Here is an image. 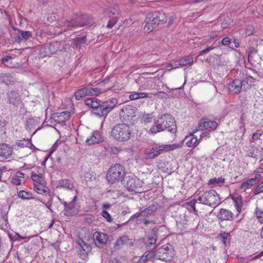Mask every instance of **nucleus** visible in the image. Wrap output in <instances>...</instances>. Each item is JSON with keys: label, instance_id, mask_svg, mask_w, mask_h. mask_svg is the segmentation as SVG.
Segmentation results:
<instances>
[{"label": "nucleus", "instance_id": "nucleus-1", "mask_svg": "<svg viewBox=\"0 0 263 263\" xmlns=\"http://www.w3.org/2000/svg\"><path fill=\"white\" fill-rule=\"evenodd\" d=\"M166 129L172 133H176L177 130L174 118L169 114L159 115L154 119V124L149 132L154 134Z\"/></svg>", "mask_w": 263, "mask_h": 263}, {"label": "nucleus", "instance_id": "nucleus-2", "mask_svg": "<svg viewBox=\"0 0 263 263\" xmlns=\"http://www.w3.org/2000/svg\"><path fill=\"white\" fill-rule=\"evenodd\" d=\"M145 21L146 23L144 27V32L151 33L158 25L166 23L167 16L164 12L155 11L147 14Z\"/></svg>", "mask_w": 263, "mask_h": 263}, {"label": "nucleus", "instance_id": "nucleus-3", "mask_svg": "<svg viewBox=\"0 0 263 263\" xmlns=\"http://www.w3.org/2000/svg\"><path fill=\"white\" fill-rule=\"evenodd\" d=\"M95 24L93 18L87 14H81L80 15H75L70 21H67L65 25L67 26L69 30L72 28H77L86 26L90 27Z\"/></svg>", "mask_w": 263, "mask_h": 263}, {"label": "nucleus", "instance_id": "nucleus-4", "mask_svg": "<svg viewBox=\"0 0 263 263\" xmlns=\"http://www.w3.org/2000/svg\"><path fill=\"white\" fill-rule=\"evenodd\" d=\"M131 134V127L125 123L117 124L111 130L112 137L118 142L127 141L129 139Z\"/></svg>", "mask_w": 263, "mask_h": 263}, {"label": "nucleus", "instance_id": "nucleus-5", "mask_svg": "<svg viewBox=\"0 0 263 263\" xmlns=\"http://www.w3.org/2000/svg\"><path fill=\"white\" fill-rule=\"evenodd\" d=\"M199 203L215 208L221 202L219 194L213 190L204 192L198 198Z\"/></svg>", "mask_w": 263, "mask_h": 263}, {"label": "nucleus", "instance_id": "nucleus-6", "mask_svg": "<svg viewBox=\"0 0 263 263\" xmlns=\"http://www.w3.org/2000/svg\"><path fill=\"white\" fill-rule=\"evenodd\" d=\"M123 185L129 191L136 193L142 192L143 182L134 175L126 176L122 180Z\"/></svg>", "mask_w": 263, "mask_h": 263}, {"label": "nucleus", "instance_id": "nucleus-7", "mask_svg": "<svg viewBox=\"0 0 263 263\" xmlns=\"http://www.w3.org/2000/svg\"><path fill=\"white\" fill-rule=\"evenodd\" d=\"M124 167L118 163L111 165L106 174V180L110 183H115L119 181L123 177H125Z\"/></svg>", "mask_w": 263, "mask_h": 263}, {"label": "nucleus", "instance_id": "nucleus-8", "mask_svg": "<svg viewBox=\"0 0 263 263\" xmlns=\"http://www.w3.org/2000/svg\"><path fill=\"white\" fill-rule=\"evenodd\" d=\"M174 254L172 246L167 243L156 250L155 252V258L165 262H169L172 260Z\"/></svg>", "mask_w": 263, "mask_h": 263}, {"label": "nucleus", "instance_id": "nucleus-9", "mask_svg": "<svg viewBox=\"0 0 263 263\" xmlns=\"http://www.w3.org/2000/svg\"><path fill=\"white\" fill-rule=\"evenodd\" d=\"M137 109L132 105H125L123 107L120 116L127 123L133 124L136 120Z\"/></svg>", "mask_w": 263, "mask_h": 263}, {"label": "nucleus", "instance_id": "nucleus-10", "mask_svg": "<svg viewBox=\"0 0 263 263\" xmlns=\"http://www.w3.org/2000/svg\"><path fill=\"white\" fill-rule=\"evenodd\" d=\"M104 15L109 18L106 27L110 29L116 24L120 16L119 10L117 8L109 7L104 12Z\"/></svg>", "mask_w": 263, "mask_h": 263}, {"label": "nucleus", "instance_id": "nucleus-11", "mask_svg": "<svg viewBox=\"0 0 263 263\" xmlns=\"http://www.w3.org/2000/svg\"><path fill=\"white\" fill-rule=\"evenodd\" d=\"M101 92L99 88L87 86L76 91L74 96L77 100H81L88 96H98Z\"/></svg>", "mask_w": 263, "mask_h": 263}, {"label": "nucleus", "instance_id": "nucleus-12", "mask_svg": "<svg viewBox=\"0 0 263 263\" xmlns=\"http://www.w3.org/2000/svg\"><path fill=\"white\" fill-rule=\"evenodd\" d=\"M161 154L160 143H154L145 148L144 158L145 159H153L158 157Z\"/></svg>", "mask_w": 263, "mask_h": 263}, {"label": "nucleus", "instance_id": "nucleus-13", "mask_svg": "<svg viewBox=\"0 0 263 263\" xmlns=\"http://www.w3.org/2000/svg\"><path fill=\"white\" fill-rule=\"evenodd\" d=\"M7 97L8 101L10 104L17 107L19 105H23L20 95L18 91L15 90H11L7 93Z\"/></svg>", "mask_w": 263, "mask_h": 263}, {"label": "nucleus", "instance_id": "nucleus-14", "mask_svg": "<svg viewBox=\"0 0 263 263\" xmlns=\"http://www.w3.org/2000/svg\"><path fill=\"white\" fill-rule=\"evenodd\" d=\"M2 64L8 68H14L19 65V62L15 59L14 55H7L2 58Z\"/></svg>", "mask_w": 263, "mask_h": 263}, {"label": "nucleus", "instance_id": "nucleus-15", "mask_svg": "<svg viewBox=\"0 0 263 263\" xmlns=\"http://www.w3.org/2000/svg\"><path fill=\"white\" fill-rule=\"evenodd\" d=\"M157 210V206L155 204H152L149 206L146 209L141 211L140 213H137L133 215L130 219L138 218L141 216L147 217L153 214Z\"/></svg>", "mask_w": 263, "mask_h": 263}, {"label": "nucleus", "instance_id": "nucleus-16", "mask_svg": "<svg viewBox=\"0 0 263 263\" xmlns=\"http://www.w3.org/2000/svg\"><path fill=\"white\" fill-rule=\"evenodd\" d=\"M241 81L237 79L233 80L228 85L229 91L233 93L238 94L242 90Z\"/></svg>", "mask_w": 263, "mask_h": 263}, {"label": "nucleus", "instance_id": "nucleus-17", "mask_svg": "<svg viewBox=\"0 0 263 263\" xmlns=\"http://www.w3.org/2000/svg\"><path fill=\"white\" fill-rule=\"evenodd\" d=\"M204 133L203 132H201L200 133V138L198 139L197 135H195L194 134H192L185 137L186 143L187 146L192 147L197 146L201 138L203 137L202 135H204Z\"/></svg>", "mask_w": 263, "mask_h": 263}, {"label": "nucleus", "instance_id": "nucleus-18", "mask_svg": "<svg viewBox=\"0 0 263 263\" xmlns=\"http://www.w3.org/2000/svg\"><path fill=\"white\" fill-rule=\"evenodd\" d=\"M13 148L6 144H0V158L6 159L12 154Z\"/></svg>", "mask_w": 263, "mask_h": 263}, {"label": "nucleus", "instance_id": "nucleus-19", "mask_svg": "<svg viewBox=\"0 0 263 263\" xmlns=\"http://www.w3.org/2000/svg\"><path fill=\"white\" fill-rule=\"evenodd\" d=\"M218 124L216 122L213 121H204L200 123L198 125L199 130H215L217 127Z\"/></svg>", "mask_w": 263, "mask_h": 263}, {"label": "nucleus", "instance_id": "nucleus-20", "mask_svg": "<svg viewBox=\"0 0 263 263\" xmlns=\"http://www.w3.org/2000/svg\"><path fill=\"white\" fill-rule=\"evenodd\" d=\"M93 237L95 244L99 247L105 244L108 239L107 235L106 234L98 232H96L93 234Z\"/></svg>", "mask_w": 263, "mask_h": 263}, {"label": "nucleus", "instance_id": "nucleus-21", "mask_svg": "<svg viewBox=\"0 0 263 263\" xmlns=\"http://www.w3.org/2000/svg\"><path fill=\"white\" fill-rule=\"evenodd\" d=\"M103 139L100 133L98 131H94L92 135L88 137L86 140V142L88 145H92L98 143L102 141Z\"/></svg>", "mask_w": 263, "mask_h": 263}, {"label": "nucleus", "instance_id": "nucleus-22", "mask_svg": "<svg viewBox=\"0 0 263 263\" xmlns=\"http://www.w3.org/2000/svg\"><path fill=\"white\" fill-rule=\"evenodd\" d=\"M183 143L182 142L174 143L173 144H160L161 153L163 152H168L182 147Z\"/></svg>", "mask_w": 263, "mask_h": 263}, {"label": "nucleus", "instance_id": "nucleus-23", "mask_svg": "<svg viewBox=\"0 0 263 263\" xmlns=\"http://www.w3.org/2000/svg\"><path fill=\"white\" fill-rule=\"evenodd\" d=\"M25 174L21 172H17L11 178V182L14 185H19L25 181Z\"/></svg>", "mask_w": 263, "mask_h": 263}, {"label": "nucleus", "instance_id": "nucleus-24", "mask_svg": "<svg viewBox=\"0 0 263 263\" xmlns=\"http://www.w3.org/2000/svg\"><path fill=\"white\" fill-rule=\"evenodd\" d=\"M157 239V234L156 231L154 229L151 233L147 236V240L145 242L147 247L151 248L156 247V241Z\"/></svg>", "mask_w": 263, "mask_h": 263}, {"label": "nucleus", "instance_id": "nucleus-25", "mask_svg": "<svg viewBox=\"0 0 263 263\" xmlns=\"http://www.w3.org/2000/svg\"><path fill=\"white\" fill-rule=\"evenodd\" d=\"M233 213L226 209H221L218 213L217 217L221 220H231L233 219Z\"/></svg>", "mask_w": 263, "mask_h": 263}, {"label": "nucleus", "instance_id": "nucleus-26", "mask_svg": "<svg viewBox=\"0 0 263 263\" xmlns=\"http://www.w3.org/2000/svg\"><path fill=\"white\" fill-rule=\"evenodd\" d=\"M75 182L72 180L62 179L59 181L58 185L60 187L66 188L72 191L74 188Z\"/></svg>", "mask_w": 263, "mask_h": 263}, {"label": "nucleus", "instance_id": "nucleus-27", "mask_svg": "<svg viewBox=\"0 0 263 263\" xmlns=\"http://www.w3.org/2000/svg\"><path fill=\"white\" fill-rule=\"evenodd\" d=\"M118 103V100L116 99L111 98L104 102L102 105L103 107L105 108L107 112L108 113L115 107Z\"/></svg>", "mask_w": 263, "mask_h": 263}, {"label": "nucleus", "instance_id": "nucleus-28", "mask_svg": "<svg viewBox=\"0 0 263 263\" xmlns=\"http://www.w3.org/2000/svg\"><path fill=\"white\" fill-rule=\"evenodd\" d=\"M232 199L238 214H239L241 212L242 207V197L239 195H235L232 197Z\"/></svg>", "mask_w": 263, "mask_h": 263}, {"label": "nucleus", "instance_id": "nucleus-29", "mask_svg": "<svg viewBox=\"0 0 263 263\" xmlns=\"http://www.w3.org/2000/svg\"><path fill=\"white\" fill-rule=\"evenodd\" d=\"M14 81V77L9 73H1L0 74V81L7 85L11 84Z\"/></svg>", "mask_w": 263, "mask_h": 263}, {"label": "nucleus", "instance_id": "nucleus-30", "mask_svg": "<svg viewBox=\"0 0 263 263\" xmlns=\"http://www.w3.org/2000/svg\"><path fill=\"white\" fill-rule=\"evenodd\" d=\"M34 190L40 194H48V189L45 185V181L34 185Z\"/></svg>", "mask_w": 263, "mask_h": 263}, {"label": "nucleus", "instance_id": "nucleus-31", "mask_svg": "<svg viewBox=\"0 0 263 263\" xmlns=\"http://www.w3.org/2000/svg\"><path fill=\"white\" fill-rule=\"evenodd\" d=\"M226 182V179L222 177L213 178L209 180L208 184L213 186H221L222 184Z\"/></svg>", "mask_w": 263, "mask_h": 263}, {"label": "nucleus", "instance_id": "nucleus-32", "mask_svg": "<svg viewBox=\"0 0 263 263\" xmlns=\"http://www.w3.org/2000/svg\"><path fill=\"white\" fill-rule=\"evenodd\" d=\"M197 201L198 199H192L185 203L186 208L190 211V212H193L196 215H198V211L195 207V204Z\"/></svg>", "mask_w": 263, "mask_h": 263}, {"label": "nucleus", "instance_id": "nucleus-33", "mask_svg": "<svg viewBox=\"0 0 263 263\" xmlns=\"http://www.w3.org/2000/svg\"><path fill=\"white\" fill-rule=\"evenodd\" d=\"M68 211H65L64 214L67 216H73L77 214L78 209L76 208V203L73 202H69L68 207Z\"/></svg>", "mask_w": 263, "mask_h": 263}, {"label": "nucleus", "instance_id": "nucleus-34", "mask_svg": "<svg viewBox=\"0 0 263 263\" xmlns=\"http://www.w3.org/2000/svg\"><path fill=\"white\" fill-rule=\"evenodd\" d=\"M70 113L68 111H63L60 114L56 120L59 123L64 124L65 121L68 120L70 118Z\"/></svg>", "mask_w": 263, "mask_h": 263}, {"label": "nucleus", "instance_id": "nucleus-35", "mask_svg": "<svg viewBox=\"0 0 263 263\" xmlns=\"http://www.w3.org/2000/svg\"><path fill=\"white\" fill-rule=\"evenodd\" d=\"M92 112H93L94 114L96 115L99 117L106 116L108 114V112H107L105 108L103 107L102 104L100 105L98 107H97L95 109H93Z\"/></svg>", "mask_w": 263, "mask_h": 263}, {"label": "nucleus", "instance_id": "nucleus-36", "mask_svg": "<svg viewBox=\"0 0 263 263\" xmlns=\"http://www.w3.org/2000/svg\"><path fill=\"white\" fill-rule=\"evenodd\" d=\"M194 62L193 58L191 57H184L179 60L178 65L179 66H191L193 65Z\"/></svg>", "mask_w": 263, "mask_h": 263}, {"label": "nucleus", "instance_id": "nucleus-37", "mask_svg": "<svg viewBox=\"0 0 263 263\" xmlns=\"http://www.w3.org/2000/svg\"><path fill=\"white\" fill-rule=\"evenodd\" d=\"M86 105L90 106L93 109L98 107L100 104L99 100L96 98H89L85 100Z\"/></svg>", "mask_w": 263, "mask_h": 263}, {"label": "nucleus", "instance_id": "nucleus-38", "mask_svg": "<svg viewBox=\"0 0 263 263\" xmlns=\"http://www.w3.org/2000/svg\"><path fill=\"white\" fill-rule=\"evenodd\" d=\"M18 197L23 200H29L33 198V195L31 192L24 190L20 191L18 193Z\"/></svg>", "mask_w": 263, "mask_h": 263}, {"label": "nucleus", "instance_id": "nucleus-39", "mask_svg": "<svg viewBox=\"0 0 263 263\" xmlns=\"http://www.w3.org/2000/svg\"><path fill=\"white\" fill-rule=\"evenodd\" d=\"M7 24L6 25L7 27L6 28L7 30H3V31L4 32L3 33H5V32H11L13 31H16V30H18V33H31V31H22L21 30H18V29L16 28L13 25H11L10 21H8L7 22Z\"/></svg>", "mask_w": 263, "mask_h": 263}, {"label": "nucleus", "instance_id": "nucleus-40", "mask_svg": "<svg viewBox=\"0 0 263 263\" xmlns=\"http://www.w3.org/2000/svg\"><path fill=\"white\" fill-rule=\"evenodd\" d=\"M220 239L225 246H229L230 244L231 235L229 233L222 232L220 235Z\"/></svg>", "mask_w": 263, "mask_h": 263}, {"label": "nucleus", "instance_id": "nucleus-41", "mask_svg": "<svg viewBox=\"0 0 263 263\" xmlns=\"http://www.w3.org/2000/svg\"><path fill=\"white\" fill-rule=\"evenodd\" d=\"M31 178L33 181L34 185L36 184L44 182L43 176L41 174H37L32 172L31 173Z\"/></svg>", "mask_w": 263, "mask_h": 263}, {"label": "nucleus", "instance_id": "nucleus-42", "mask_svg": "<svg viewBox=\"0 0 263 263\" xmlns=\"http://www.w3.org/2000/svg\"><path fill=\"white\" fill-rule=\"evenodd\" d=\"M255 183H254V181L250 179L245 181H244L240 186V189L245 191L247 189L250 188L251 186H253Z\"/></svg>", "mask_w": 263, "mask_h": 263}, {"label": "nucleus", "instance_id": "nucleus-43", "mask_svg": "<svg viewBox=\"0 0 263 263\" xmlns=\"http://www.w3.org/2000/svg\"><path fill=\"white\" fill-rule=\"evenodd\" d=\"M255 213L258 221L263 224V208L256 207Z\"/></svg>", "mask_w": 263, "mask_h": 263}, {"label": "nucleus", "instance_id": "nucleus-44", "mask_svg": "<svg viewBox=\"0 0 263 263\" xmlns=\"http://www.w3.org/2000/svg\"><path fill=\"white\" fill-rule=\"evenodd\" d=\"M86 42V36L85 35H83L81 37H77L73 42V45H76V46H81V45L83 43H85Z\"/></svg>", "mask_w": 263, "mask_h": 263}, {"label": "nucleus", "instance_id": "nucleus-45", "mask_svg": "<svg viewBox=\"0 0 263 263\" xmlns=\"http://www.w3.org/2000/svg\"><path fill=\"white\" fill-rule=\"evenodd\" d=\"M17 37L15 38V41L18 43H21L22 41H25L30 37H31V34H17Z\"/></svg>", "mask_w": 263, "mask_h": 263}, {"label": "nucleus", "instance_id": "nucleus-46", "mask_svg": "<svg viewBox=\"0 0 263 263\" xmlns=\"http://www.w3.org/2000/svg\"><path fill=\"white\" fill-rule=\"evenodd\" d=\"M255 79L251 76H248L244 78L242 81H241L242 85H245V84H247L249 86H251L253 85V83L254 82Z\"/></svg>", "mask_w": 263, "mask_h": 263}, {"label": "nucleus", "instance_id": "nucleus-47", "mask_svg": "<svg viewBox=\"0 0 263 263\" xmlns=\"http://www.w3.org/2000/svg\"><path fill=\"white\" fill-rule=\"evenodd\" d=\"M54 47V44H50L47 48L48 51H46L44 54L43 53V56H50V54H53L57 51V48L52 49ZM44 49H47L46 47Z\"/></svg>", "mask_w": 263, "mask_h": 263}, {"label": "nucleus", "instance_id": "nucleus-48", "mask_svg": "<svg viewBox=\"0 0 263 263\" xmlns=\"http://www.w3.org/2000/svg\"><path fill=\"white\" fill-rule=\"evenodd\" d=\"M153 257H155V252H151L148 253L146 256H142L139 260V263H143L145 261H148L150 260Z\"/></svg>", "mask_w": 263, "mask_h": 263}, {"label": "nucleus", "instance_id": "nucleus-49", "mask_svg": "<svg viewBox=\"0 0 263 263\" xmlns=\"http://www.w3.org/2000/svg\"><path fill=\"white\" fill-rule=\"evenodd\" d=\"M57 15L55 13L48 14L46 17V21L45 23L49 24L50 23H52L57 19Z\"/></svg>", "mask_w": 263, "mask_h": 263}, {"label": "nucleus", "instance_id": "nucleus-50", "mask_svg": "<svg viewBox=\"0 0 263 263\" xmlns=\"http://www.w3.org/2000/svg\"><path fill=\"white\" fill-rule=\"evenodd\" d=\"M154 118V116L152 114H146L143 115L142 117V121L145 123H148L151 122Z\"/></svg>", "mask_w": 263, "mask_h": 263}, {"label": "nucleus", "instance_id": "nucleus-51", "mask_svg": "<svg viewBox=\"0 0 263 263\" xmlns=\"http://www.w3.org/2000/svg\"><path fill=\"white\" fill-rule=\"evenodd\" d=\"M30 144V141L28 140L24 139L17 142V145L22 147H27Z\"/></svg>", "mask_w": 263, "mask_h": 263}, {"label": "nucleus", "instance_id": "nucleus-52", "mask_svg": "<svg viewBox=\"0 0 263 263\" xmlns=\"http://www.w3.org/2000/svg\"><path fill=\"white\" fill-rule=\"evenodd\" d=\"M262 192H263V181L255 188L254 194L257 195Z\"/></svg>", "mask_w": 263, "mask_h": 263}, {"label": "nucleus", "instance_id": "nucleus-53", "mask_svg": "<svg viewBox=\"0 0 263 263\" xmlns=\"http://www.w3.org/2000/svg\"><path fill=\"white\" fill-rule=\"evenodd\" d=\"M101 215L105 218L107 221L111 222L112 220L110 215L109 214L108 212L106 211L105 210H103L101 213Z\"/></svg>", "mask_w": 263, "mask_h": 263}, {"label": "nucleus", "instance_id": "nucleus-54", "mask_svg": "<svg viewBox=\"0 0 263 263\" xmlns=\"http://www.w3.org/2000/svg\"><path fill=\"white\" fill-rule=\"evenodd\" d=\"M129 98L130 100H135L139 99V92H134L130 94L129 96Z\"/></svg>", "mask_w": 263, "mask_h": 263}, {"label": "nucleus", "instance_id": "nucleus-55", "mask_svg": "<svg viewBox=\"0 0 263 263\" xmlns=\"http://www.w3.org/2000/svg\"><path fill=\"white\" fill-rule=\"evenodd\" d=\"M214 48V47L213 46H211L204 49V50L200 51L199 52V55H203V54L210 51Z\"/></svg>", "mask_w": 263, "mask_h": 263}, {"label": "nucleus", "instance_id": "nucleus-56", "mask_svg": "<svg viewBox=\"0 0 263 263\" xmlns=\"http://www.w3.org/2000/svg\"><path fill=\"white\" fill-rule=\"evenodd\" d=\"M261 136V134L260 133L257 132V133H254L252 136V140H251V141L253 142L255 140H256L259 139L260 137Z\"/></svg>", "mask_w": 263, "mask_h": 263}, {"label": "nucleus", "instance_id": "nucleus-57", "mask_svg": "<svg viewBox=\"0 0 263 263\" xmlns=\"http://www.w3.org/2000/svg\"><path fill=\"white\" fill-rule=\"evenodd\" d=\"M231 41V39L228 37H224L221 41L222 44L223 45H227L230 43Z\"/></svg>", "mask_w": 263, "mask_h": 263}, {"label": "nucleus", "instance_id": "nucleus-58", "mask_svg": "<svg viewBox=\"0 0 263 263\" xmlns=\"http://www.w3.org/2000/svg\"><path fill=\"white\" fill-rule=\"evenodd\" d=\"M145 98H151V97L146 92H139V99Z\"/></svg>", "mask_w": 263, "mask_h": 263}, {"label": "nucleus", "instance_id": "nucleus-59", "mask_svg": "<svg viewBox=\"0 0 263 263\" xmlns=\"http://www.w3.org/2000/svg\"><path fill=\"white\" fill-rule=\"evenodd\" d=\"M261 178V175L260 173H258L255 176V177L253 178H251L254 181V183L256 184L257 182H258Z\"/></svg>", "mask_w": 263, "mask_h": 263}, {"label": "nucleus", "instance_id": "nucleus-60", "mask_svg": "<svg viewBox=\"0 0 263 263\" xmlns=\"http://www.w3.org/2000/svg\"><path fill=\"white\" fill-rule=\"evenodd\" d=\"M16 235L17 236V237H16V240H20L21 239H28V240L26 241H28L31 238V236H29V237H23L22 236H21L20 234H16Z\"/></svg>", "mask_w": 263, "mask_h": 263}, {"label": "nucleus", "instance_id": "nucleus-61", "mask_svg": "<svg viewBox=\"0 0 263 263\" xmlns=\"http://www.w3.org/2000/svg\"><path fill=\"white\" fill-rule=\"evenodd\" d=\"M126 239V237H120L119 239H117V241H116V245H122L123 243V241H124V240Z\"/></svg>", "mask_w": 263, "mask_h": 263}, {"label": "nucleus", "instance_id": "nucleus-62", "mask_svg": "<svg viewBox=\"0 0 263 263\" xmlns=\"http://www.w3.org/2000/svg\"><path fill=\"white\" fill-rule=\"evenodd\" d=\"M61 203H62L64 205V212H65V211H68L69 210L68 207L69 206V203H67L66 202L64 201H61Z\"/></svg>", "mask_w": 263, "mask_h": 263}, {"label": "nucleus", "instance_id": "nucleus-63", "mask_svg": "<svg viewBox=\"0 0 263 263\" xmlns=\"http://www.w3.org/2000/svg\"><path fill=\"white\" fill-rule=\"evenodd\" d=\"M61 203H62L64 205V212H65V211H68L69 210L68 207L69 206V203H67L66 202L64 201H61Z\"/></svg>", "mask_w": 263, "mask_h": 263}, {"label": "nucleus", "instance_id": "nucleus-64", "mask_svg": "<svg viewBox=\"0 0 263 263\" xmlns=\"http://www.w3.org/2000/svg\"><path fill=\"white\" fill-rule=\"evenodd\" d=\"M154 95L165 97V96H166V93L163 91H159L156 93Z\"/></svg>", "mask_w": 263, "mask_h": 263}]
</instances>
